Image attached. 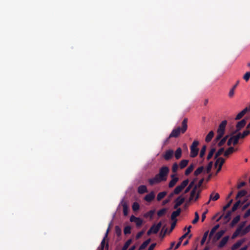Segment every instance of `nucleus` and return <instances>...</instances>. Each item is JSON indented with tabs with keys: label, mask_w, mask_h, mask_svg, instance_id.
Instances as JSON below:
<instances>
[{
	"label": "nucleus",
	"mask_w": 250,
	"mask_h": 250,
	"mask_svg": "<svg viewBox=\"0 0 250 250\" xmlns=\"http://www.w3.org/2000/svg\"><path fill=\"white\" fill-rule=\"evenodd\" d=\"M169 172V168L166 166L162 167L159 170L158 174L152 178L148 180L150 185H153L160 183L162 181H165L167 180V174Z\"/></svg>",
	"instance_id": "obj_1"
},
{
	"label": "nucleus",
	"mask_w": 250,
	"mask_h": 250,
	"mask_svg": "<svg viewBox=\"0 0 250 250\" xmlns=\"http://www.w3.org/2000/svg\"><path fill=\"white\" fill-rule=\"evenodd\" d=\"M187 122L188 119L187 118L184 119L182 123V127H178L174 129L170 134L169 138L177 137L180 132L184 133L186 132L188 128Z\"/></svg>",
	"instance_id": "obj_2"
},
{
	"label": "nucleus",
	"mask_w": 250,
	"mask_h": 250,
	"mask_svg": "<svg viewBox=\"0 0 250 250\" xmlns=\"http://www.w3.org/2000/svg\"><path fill=\"white\" fill-rule=\"evenodd\" d=\"M188 183L189 180L188 179H186L183 181L180 185L177 186L175 188L173 192L169 195L168 199H170V200L174 194H178L180 193L184 189V188L188 186Z\"/></svg>",
	"instance_id": "obj_3"
},
{
	"label": "nucleus",
	"mask_w": 250,
	"mask_h": 250,
	"mask_svg": "<svg viewBox=\"0 0 250 250\" xmlns=\"http://www.w3.org/2000/svg\"><path fill=\"white\" fill-rule=\"evenodd\" d=\"M227 122L226 120L223 121L222 122V123L220 124L219 127L217 129V136L214 140L216 142H218L219 140H220L221 138L223 137L225 130L226 126L227 125Z\"/></svg>",
	"instance_id": "obj_4"
},
{
	"label": "nucleus",
	"mask_w": 250,
	"mask_h": 250,
	"mask_svg": "<svg viewBox=\"0 0 250 250\" xmlns=\"http://www.w3.org/2000/svg\"><path fill=\"white\" fill-rule=\"evenodd\" d=\"M201 189H197L196 187H193L192 188L189 197V201H196L199 197V194L201 192Z\"/></svg>",
	"instance_id": "obj_5"
},
{
	"label": "nucleus",
	"mask_w": 250,
	"mask_h": 250,
	"mask_svg": "<svg viewBox=\"0 0 250 250\" xmlns=\"http://www.w3.org/2000/svg\"><path fill=\"white\" fill-rule=\"evenodd\" d=\"M236 133H234L233 131L230 134V138L227 142L228 146H230L231 145H236L238 143L239 140L241 139L238 134L235 135Z\"/></svg>",
	"instance_id": "obj_6"
},
{
	"label": "nucleus",
	"mask_w": 250,
	"mask_h": 250,
	"mask_svg": "<svg viewBox=\"0 0 250 250\" xmlns=\"http://www.w3.org/2000/svg\"><path fill=\"white\" fill-rule=\"evenodd\" d=\"M199 144L198 141H194L190 146V156L191 157L193 158L197 155L199 151V149L197 146Z\"/></svg>",
	"instance_id": "obj_7"
},
{
	"label": "nucleus",
	"mask_w": 250,
	"mask_h": 250,
	"mask_svg": "<svg viewBox=\"0 0 250 250\" xmlns=\"http://www.w3.org/2000/svg\"><path fill=\"white\" fill-rule=\"evenodd\" d=\"M162 226L161 222H159L157 225H153L147 232V235H149L151 233H157Z\"/></svg>",
	"instance_id": "obj_8"
},
{
	"label": "nucleus",
	"mask_w": 250,
	"mask_h": 250,
	"mask_svg": "<svg viewBox=\"0 0 250 250\" xmlns=\"http://www.w3.org/2000/svg\"><path fill=\"white\" fill-rule=\"evenodd\" d=\"M130 221L132 222H135L137 227H139L142 226L143 221L142 219L136 217L134 215H131L130 218Z\"/></svg>",
	"instance_id": "obj_9"
},
{
	"label": "nucleus",
	"mask_w": 250,
	"mask_h": 250,
	"mask_svg": "<svg viewBox=\"0 0 250 250\" xmlns=\"http://www.w3.org/2000/svg\"><path fill=\"white\" fill-rule=\"evenodd\" d=\"M174 155V151L172 149L167 150L163 155L164 159L168 161L171 159Z\"/></svg>",
	"instance_id": "obj_10"
},
{
	"label": "nucleus",
	"mask_w": 250,
	"mask_h": 250,
	"mask_svg": "<svg viewBox=\"0 0 250 250\" xmlns=\"http://www.w3.org/2000/svg\"><path fill=\"white\" fill-rule=\"evenodd\" d=\"M185 201V198L182 196H179L175 201L174 208H177L179 206L181 205Z\"/></svg>",
	"instance_id": "obj_11"
},
{
	"label": "nucleus",
	"mask_w": 250,
	"mask_h": 250,
	"mask_svg": "<svg viewBox=\"0 0 250 250\" xmlns=\"http://www.w3.org/2000/svg\"><path fill=\"white\" fill-rule=\"evenodd\" d=\"M246 124V120L245 119H243L240 122H238L236 128V129L234 131V133H237L239 130H240Z\"/></svg>",
	"instance_id": "obj_12"
},
{
	"label": "nucleus",
	"mask_w": 250,
	"mask_h": 250,
	"mask_svg": "<svg viewBox=\"0 0 250 250\" xmlns=\"http://www.w3.org/2000/svg\"><path fill=\"white\" fill-rule=\"evenodd\" d=\"M171 177L172 179L170 180L168 184L169 188L173 187L179 180V178L177 177H175L173 174L171 175Z\"/></svg>",
	"instance_id": "obj_13"
},
{
	"label": "nucleus",
	"mask_w": 250,
	"mask_h": 250,
	"mask_svg": "<svg viewBox=\"0 0 250 250\" xmlns=\"http://www.w3.org/2000/svg\"><path fill=\"white\" fill-rule=\"evenodd\" d=\"M225 233V230H221L217 232L213 238V241L216 242V241L220 239Z\"/></svg>",
	"instance_id": "obj_14"
},
{
	"label": "nucleus",
	"mask_w": 250,
	"mask_h": 250,
	"mask_svg": "<svg viewBox=\"0 0 250 250\" xmlns=\"http://www.w3.org/2000/svg\"><path fill=\"white\" fill-rule=\"evenodd\" d=\"M245 241V239H243L241 240H239L237 241L236 243H235L231 247L232 250H235L238 248H239L242 244H243Z\"/></svg>",
	"instance_id": "obj_15"
},
{
	"label": "nucleus",
	"mask_w": 250,
	"mask_h": 250,
	"mask_svg": "<svg viewBox=\"0 0 250 250\" xmlns=\"http://www.w3.org/2000/svg\"><path fill=\"white\" fill-rule=\"evenodd\" d=\"M229 237V236H227L223 238L220 242L218 245V248H223L228 242Z\"/></svg>",
	"instance_id": "obj_16"
},
{
	"label": "nucleus",
	"mask_w": 250,
	"mask_h": 250,
	"mask_svg": "<svg viewBox=\"0 0 250 250\" xmlns=\"http://www.w3.org/2000/svg\"><path fill=\"white\" fill-rule=\"evenodd\" d=\"M155 198V194L154 192L151 191L149 194H147L145 197V200L147 202H150Z\"/></svg>",
	"instance_id": "obj_17"
},
{
	"label": "nucleus",
	"mask_w": 250,
	"mask_h": 250,
	"mask_svg": "<svg viewBox=\"0 0 250 250\" xmlns=\"http://www.w3.org/2000/svg\"><path fill=\"white\" fill-rule=\"evenodd\" d=\"M123 208V213L124 215L126 216L128 214V206L127 203L124 201V200H122L121 202Z\"/></svg>",
	"instance_id": "obj_18"
},
{
	"label": "nucleus",
	"mask_w": 250,
	"mask_h": 250,
	"mask_svg": "<svg viewBox=\"0 0 250 250\" xmlns=\"http://www.w3.org/2000/svg\"><path fill=\"white\" fill-rule=\"evenodd\" d=\"M181 211L180 208H178L176 211H173L171 215V219L174 221L176 219V218L179 215Z\"/></svg>",
	"instance_id": "obj_19"
},
{
	"label": "nucleus",
	"mask_w": 250,
	"mask_h": 250,
	"mask_svg": "<svg viewBox=\"0 0 250 250\" xmlns=\"http://www.w3.org/2000/svg\"><path fill=\"white\" fill-rule=\"evenodd\" d=\"M109 227L107 229L106 232L105 234V236L101 242V246H100V247L98 248V250H104V244H105V239L107 236V235H108V233L109 232Z\"/></svg>",
	"instance_id": "obj_20"
},
{
	"label": "nucleus",
	"mask_w": 250,
	"mask_h": 250,
	"mask_svg": "<svg viewBox=\"0 0 250 250\" xmlns=\"http://www.w3.org/2000/svg\"><path fill=\"white\" fill-rule=\"evenodd\" d=\"M196 180H197V179L195 178L192 180V181H191L190 182V183L189 184L188 186L185 189V193H187L188 192L191 188H193L194 184L196 182Z\"/></svg>",
	"instance_id": "obj_21"
},
{
	"label": "nucleus",
	"mask_w": 250,
	"mask_h": 250,
	"mask_svg": "<svg viewBox=\"0 0 250 250\" xmlns=\"http://www.w3.org/2000/svg\"><path fill=\"white\" fill-rule=\"evenodd\" d=\"M224 162L225 159L224 158L222 157L218 158L216 159L215 163V167H217V165H219V167H222Z\"/></svg>",
	"instance_id": "obj_22"
},
{
	"label": "nucleus",
	"mask_w": 250,
	"mask_h": 250,
	"mask_svg": "<svg viewBox=\"0 0 250 250\" xmlns=\"http://www.w3.org/2000/svg\"><path fill=\"white\" fill-rule=\"evenodd\" d=\"M220 197L219 194L218 193H215L214 192H212L209 196L210 200L212 201H216Z\"/></svg>",
	"instance_id": "obj_23"
},
{
	"label": "nucleus",
	"mask_w": 250,
	"mask_h": 250,
	"mask_svg": "<svg viewBox=\"0 0 250 250\" xmlns=\"http://www.w3.org/2000/svg\"><path fill=\"white\" fill-rule=\"evenodd\" d=\"M182 149L180 147L178 148L174 153V156L176 159H179L182 156Z\"/></svg>",
	"instance_id": "obj_24"
},
{
	"label": "nucleus",
	"mask_w": 250,
	"mask_h": 250,
	"mask_svg": "<svg viewBox=\"0 0 250 250\" xmlns=\"http://www.w3.org/2000/svg\"><path fill=\"white\" fill-rule=\"evenodd\" d=\"M247 112V109H244L239 114L237 115L235 119L236 120H239L242 118L244 115Z\"/></svg>",
	"instance_id": "obj_25"
},
{
	"label": "nucleus",
	"mask_w": 250,
	"mask_h": 250,
	"mask_svg": "<svg viewBox=\"0 0 250 250\" xmlns=\"http://www.w3.org/2000/svg\"><path fill=\"white\" fill-rule=\"evenodd\" d=\"M219 228V225H216L214 226L212 229H211L209 234V239H210L211 237L213 235L215 232Z\"/></svg>",
	"instance_id": "obj_26"
},
{
	"label": "nucleus",
	"mask_w": 250,
	"mask_h": 250,
	"mask_svg": "<svg viewBox=\"0 0 250 250\" xmlns=\"http://www.w3.org/2000/svg\"><path fill=\"white\" fill-rule=\"evenodd\" d=\"M138 192L140 194H143L147 192V188L146 186L142 185L138 187Z\"/></svg>",
	"instance_id": "obj_27"
},
{
	"label": "nucleus",
	"mask_w": 250,
	"mask_h": 250,
	"mask_svg": "<svg viewBox=\"0 0 250 250\" xmlns=\"http://www.w3.org/2000/svg\"><path fill=\"white\" fill-rule=\"evenodd\" d=\"M188 160H183L179 163V167L181 169H183L188 164Z\"/></svg>",
	"instance_id": "obj_28"
},
{
	"label": "nucleus",
	"mask_w": 250,
	"mask_h": 250,
	"mask_svg": "<svg viewBox=\"0 0 250 250\" xmlns=\"http://www.w3.org/2000/svg\"><path fill=\"white\" fill-rule=\"evenodd\" d=\"M234 151V148L233 147H230L226 151L224 152V155L225 157H228L229 155L232 153Z\"/></svg>",
	"instance_id": "obj_29"
},
{
	"label": "nucleus",
	"mask_w": 250,
	"mask_h": 250,
	"mask_svg": "<svg viewBox=\"0 0 250 250\" xmlns=\"http://www.w3.org/2000/svg\"><path fill=\"white\" fill-rule=\"evenodd\" d=\"M194 167L195 166L194 164H191L186 170L185 175H188L189 174H190L193 170Z\"/></svg>",
	"instance_id": "obj_30"
},
{
	"label": "nucleus",
	"mask_w": 250,
	"mask_h": 250,
	"mask_svg": "<svg viewBox=\"0 0 250 250\" xmlns=\"http://www.w3.org/2000/svg\"><path fill=\"white\" fill-rule=\"evenodd\" d=\"M214 135V132L213 131H210L208 134L207 135L206 137V141L207 142H209L212 139L213 136Z\"/></svg>",
	"instance_id": "obj_31"
},
{
	"label": "nucleus",
	"mask_w": 250,
	"mask_h": 250,
	"mask_svg": "<svg viewBox=\"0 0 250 250\" xmlns=\"http://www.w3.org/2000/svg\"><path fill=\"white\" fill-rule=\"evenodd\" d=\"M150 239H148L147 240H146V241H145L141 245V246L140 247V248L139 249L140 250H144L145 249L146 247L149 244V243H150Z\"/></svg>",
	"instance_id": "obj_32"
},
{
	"label": "nucleus",
	"mask_w": 250,
	"mask_h": 250,
	"mask_svg": "<svg viewBox=\"0 0 250 250\" xmlns=\"http://www.w3.org/2000/svg\"><path fill=\"white\" fill-rule=\"evenodd\" d=\"M167 193L166 191H163L159 193L157 197V200L160 201L162 200L167 195Z\"/></svg>",
	"instance_id": "obj_33"
},
{
	"label": "nucleus",
	"mask_w": 250,
	"mask_h": 250,
	"mask_svg": "<svg viewBox=\"0 0 250 250\" xmlns=\"http://www.w3.org/2000/svg\"><path fill=\"white\" fill-rule=\"evenodd\" d=\"M204 169V168L203 167H198L194 171V175L198 176V175H199L200 173H201L203 171Z\"/></svg>",
	"instance_id": "obj_34"
},
{
	"label": "nucleus",
	"mask_w": 250,
	"mask_h": 250,
	"mask_svg": "<svg viewBox=\"0 0 250 250\" xmlns=\"http://www.w3.org/2000/svg\"><path fill=\"white\" fill-rule=\"evenodd\" d=\"M208 233H209L208 231H207L204 233L203 237L201 241V244L202 245H204L205 241H206L208 235Z\"/></svg>",
	"instance_id": "obj_35"
},
{
	"label": "nucleus",
	"mask_w": 250,
	"mask_h": 250,
	"mask_svg": "<svg viewBox=\"0 0 250 250\" xmlns=\"http://www.w3.org/2000/svg\"><path fill=\"white\" fill-rule=\"evenodd\" d=\"M215 151H216V149L213 147L210 149V150L207 156V159L208 160H209L211 158V157H212V156H213V154L214 153V152H215Z\"/></svg>",
	"instance_id": "obj_36"
},
{
	"label": "nucleus",
	"mask_w": 250,
	"mask_h": 250,
	"mask_svg": "<svg viewBox=\"0 0 250 250\" xmlns=\"http://www.w3.org/2000/svg\"><path fill=\"white\" fill-rule=\"evenodd\" d=\"M250 133L249 130H245L242 133H239L238 135L241 139L244 138L246 136H247Z\"/></svg>",
	"instance_id": "obj_37"
},
{
	"label": "nucleus",
	"mask_w": 250,
	"mask_h": 250,
	"mask_svg": "<svg viewBox=\"0 0 250 250\" xmlns=\"http://www.w3.org/2000/svg\"><path fill=\"white\" fill-rule=\"evenodd\" d=\"M155 213V210H150L149 211L146 212V213H145L144 214V216L145 217H150V218H152L153 216V214H154Z\"/></svg>",
	"instance_id": "obj_38"
},
{
	"label": "nucleus",
	"mask_w": 250,
	"mask_h": 250,
	"mask_svg": "<svg viewBox=\"0 0 250 250\" xmlns=\"http://www.w3.org/2000/svg\"><path fill=\"white\" fill-rule=\"evenodd\" d=\"M250 231V224L248 226L244 229H243L241 231V236L244 235L246 233H248Z\"/></svg>",
	"instance_id": "obj_39"
},
{
	"label": "nucleus",
	"mask_w": 250,
	"mask_h": 250,
	"mask_svg": "<svg viewBox=\"0 0 250 250\" xmlns=\"http://www.w3.org/2000/svg\"><path fill=\"white\" fill-rule=\"evenodd\" d=\"M246 193H247V192L245 190H241L238 193V194L236 196V198L242 197L244 196L246 194Z\"/></svg>",
	"instance_id": "obj_40"
},
{
	"label": "nucleus",
	"mask_w": 250,
	"mask_h": 250,
	"mask_svg": "<svg viewBox=\"0 0 250 250\" xmlns=\"http://www.w3.org/2000/svg\"><path fill=\"white\" fill-rule=\"evenodd\" d=\"M167 210V209L165 208L159 210L157 212L158 216L159 217H161V216H163L166 213Z\"/></svg>",
	"instance_id": "obj_41"
},
{
	"label": "nucleus",
	"mask_w": 250,
	"mask_h": 250,
	"mask_svg": "<svg viewBox=\"0 0 250 250\" xmlns=\"http://www.w3.org/2000/svg\"><path fill=\"white\" fill-rule=\"evenodd\" d=\"M240 201H238L233 205L231 209L232 211H235L238 208V207L240 204Z\"/></svg>",
	"instance_id": "obj_42"
},
{
	"label": "nucleus",
	"mask_w": 250,
	"mask_h": 250,
	"mask_svg": "<svg viewBox=\"0 0 250 250\" xmlns=\"http://www.w3.org/2000/svg\"><path fill=\"white\" fill-rule=\"evenodd\" d=\"M240 215L236 216L235 217H234L233 219V220L231 222L232 225H234L236 224V223H237L240 221Z\"/></svg>",
	"instance_id": "obj_43"
},
{
	"label": "nucleus",
	"mask_w": 250,
	"mask_h": 250,
	"mask_svg": "<svg viewBox=\"0 0 250 250\" xmlns=\"http://www.w3.org/2000/svg\"><path fill=\"white\" fill-rule=\"evenodd\" d=\"M224 151V148H221L218 150V151L216 153L215 155V158L217 159L218 157H219L220 155H221Z\"/></svg>",
	"instance_id": "obj_44"
},
{
	"label": "nucleus",
	"mask_w": 250,
	"mask_h": 250,
	"mask_svg": "<svg viewBox=\"0 0 250 250\" xmlns=\"http://www.w3.org/2000/svg\"><path fill=\"white\" fill-rule=\"evenodd\" d=\"M206 148H207V147L206 146H204L202 147V148L201 150L200 153V157L201 158H202L204 156L206 151Z\"/></svg>",
	"instance_id": "obj_45"
},
{
	"label": "nucleus",
	"mask_w": 250,
	"mask_h": 250,
	"mask_svg": "<svg viewBox=\"0 0 250 250\" xmlns=\"http://www.w3.org/2000/svg\"><path fill=\"white\" fill-rule=\"evenodd\" d=\"M212 165H213V162H210L206 169V172L207 173H208L210 172V171L212 167Z\"/></svg>",
	"instance_id": "obj_46"
},
{
	"label": "nucleus",
	"mask_w": 250,
	"mask_h": 250,
	"mask_svg": "<svg viewBox=\"0 0 250 250\" xmlns=\"http://www.w3.org/2000/svg\"><path fill=\"white\" fill-rule=\"evenodd\" d=\"M179 167V166L177 163H174L172 165V170L173 172H176L178 168Z\"/></svg>",
	"instance_id": "obj_47"
},
{
	"label": "nucleus",
	"mask_w": 250,
	"mask_h": 250,
	"mask_svg": "<svg viewBox=\"0 0 250 250\" xmlns=\"http://www.w3.org/2000/svg\"><path fill=\"white\" fill-rule=\"evenodd\" d=\"M140 206L138 203L135 202L132 205V209L134 211H137L139 209Z\"/></svg>",
	"instance_id": "obj_48"
},
{
	"label": "nucleus",
	"mask_w": 250,
	"mask_h": 250,
	"mask_svg": "<svg viewBox=\"0 0 250 250\" xmlns=\"http://www.w3.org/2000/svg\"><path fill=\"white\" fill-rule=\"evenodd\" d=\"M124 233L125 234H129L131 232V227L130 226H126L124 229Z\"/></svg>",
	"instance_id": "obj_49"
},
{
	"label": "nucleus",
	"mask_w": 250,
	"mask_h": 250,
	"mask_svg": "<svg viewBox=\"0 0 250 250\" xmlns=\"http://www.w3.org/2000/svg\"><path fill=\"white\" fill-rule=\"evenodd\" d=\"M246 221H244V222H241L238 228L237 229H238L240 231H242L243 229V228H244V227L246 225Z\"/></svg>",
	"instance_id": "obj_50"
},
{
	"label": "nucleus",
	"mask_w": 250,
	"mask_h": 250,
	"mask_svg": "<svg viewBox=\"0 0 250 250\" xmlns=\"http://www.w3.org/2000/svg\"><path fill=\"white\" fill-rule=\"evenodd\" d=\"M131 240H127L126 242V243H125V244L124 245V246L123 248V250H126L127 249V248L129 247L130 244H131Z\"/></svg>",
	"instance_id": "obj_51"
},
{
	"label": "nucleus",
	"mask_w": 250,
	"mask_h": 250,
	"mask_svg": "<svg viewBox=\"0 0 250 250\" xmlns=\"http://www.w3.org/2000/svg\"><path fill=\"white\" fill-rule=\"evenodd\" d=\"M199 219V216L198 213L197 212H196L195 213V218L193 219L192 223L194 224L196 223L198 221Z\"/></svg>",
	"instance_id": "obj_52"
},
{
	"label": "nucleus",
	"mask_w": 250,
	"mask_h": 250,
	"mask_svg": "<svg viewBox=\"0 0 250 250\" xmlns=\"http://www.w3.org/2000/svg\"><path fill=\"white\" fill-rule=\"evenodd\" d=\"M250 78V71L247 72L243 76V79L246 81H248Z\"/></svg>",
	"instance_id": "obj_53"
},
{
	"label": "nucleus",
	"mask_w": 250,
	"mask_h": 250,
	"mask_svg": "<svg viewBox=\"0 0 250 250\" xmlns=\"http://www.w3.org/2000/svg\"><path fill=\"white\" fill-rule=\"evenodd\" d=\"M203 181H204V179H201L198 184H196V185H195L194 184V187H196L197 188V189H200V187L201 186V185H202L203 183Z\"/></svg>",
	"instance_id": "obj_54"
},
{
	"label": "nucleus",
	"mask_w": 250,
	"mask_h": 250,
	"mask_svg": "<svg viewBox=\"0 0 250 250\" xmlns=\"http://www.w3.org/2000/svg\"><path fill=\"white\" fill-rule=\"evenodd\" d=\"M239 234L241 235V231L237 229L236 231L234 232V233L233 234L232 238H235Z\"/></svg>",
	"instance_id": "obj_55"
},
{
	"label": "nucleus",
	"mask_w": 250,
	"mask_h": 250,
	"mask_svg": "<svg viewBox=\"0 0 250 250\" xmlns=\"http://www.w3.org/2000/svg\"><path fill=\"white\" fill-rule=\"evenodd\" d=\"M115 231L116 233L118 235H120L121 233L122 230L120 228L119 226L115 227Z\"/></svg>",
	"instance_id": "obj_56"
},
{
	"label": "nucleus",
	"mask_w": 250,
	"mask_h": 250,
	"mask_svg": "<svg viewBox=\"0 0 250 250\" xmlns=\"http://www.w3.org/2000/svg\"><path fill=\"white\" fill-rule=\"evenodd\" d=\"M235 88V86H233L232 89H231L229 92V96L230 97H232L234 94V89Z\"/></svg>",
	"instance_id": "obj_57"
},
{
	"label": "nucleus",
	"mask_w": 250,
	"mask_h": 250,
	"mask_svg": "<svg viewBox=\"0 0 250 250\" xmlns=\"http://www.w3.org/2000/svg\"><path fill=\"white\" fill-rule=\"evenodd\" d=\"M250 216V208L247 210L243 215L244 218H247Z\"/></svg>",
	"instance_id": "obj_58"
},
{
	"label": "nucleus",
	"mask_w": 250,
	"mask_h": 250,
	"mask_svg": "<svg viewBox=\"0 0 250 250\" xmlns=\"http://www.w3.org/2000/svg\"><path fill=\"white\" fill-rule=\"evenodd\" d=\"M232 202V200H230L229 201V203H228V204H227L225 206H224V207H223V210H226L228 208H229L230 206V205H231V204Z\"/></svg>",
	"instance_id": "obj_59"
},
{
	"label": "nucleus",
	"mask_w": 250,
	"mask_h": 250,
	"mask_svg": "<svg viewBox=\"0 0 250 250\" xmlns=\"http://www.w3.org/2000/svg\"><path fill=\"white\" fill-rule=\"evenodd\" d=\"M144 233V231H140L139 232H138L137 235H136V239H139L142 236V235Z\"/></svg>",
	"instance_id": "obj_60"
},
{
	"label": "nucleus",
	"mask_w": 250,
	"mask_h": 250,
	"mask_svg": "<svg viewBox=\"0 0 250 250\" xmlns=\"http://www.w3.org/2000/svg\"><path fill=\"white\" fill-rule=\"evenodd\" d=\"M208 211V210L207 209L203 214L202 215V221L203 222L205 220V219L206 217V214L207 213Z\"/></svg>",
	"instance_id": "obj_61"
},
{
	"label": "nucleus",
	"mask_w": 250,
	"mask_h": 250,
	"mask_svg": "<svg viewBox=\"0 0 250 250\" xmlns=\"http://www.w3.org/2000/svg\"><path fill=\"white\" fill-rule=\"evenodd\" d=\"M246 185V183L245 182H242L241 183H240L238 186H237V188L238 189L240 188H242V187L244 186L245 185Z\"/></svg>",
	"instance_id": "obj_62"
},
{
	"label": "nucleus",
	"mask_w": 250,
	"mask_h": 250,
	"mask_svg": "<svg viewBox=\"0 0 250 250\" xmlns=\"http://www.w3.org/2000/svg\"><path fill=\"white\" fill-rule=\"evenodd\" d=\"M226 142L222 139L219 142L218 146H222Z\"/></svg>",
	"instance_id": "obj_63"
},
{
	"label": "nucleus",
	"mask_w": 250,
	"mask_h": 250,
	"mask_svg": "<svg viewBox=\"0 0 250 250\" xmlns=\"http://www.w3.org/2000/svg\"><path fill=\"white\" fill-rule=\"evenodd\" d=\"M156 246L155 243L152 244L149 247L148 250H153Z\"/></svg>",
	"instance_id": "obj_64"
}]
</instances>
